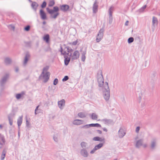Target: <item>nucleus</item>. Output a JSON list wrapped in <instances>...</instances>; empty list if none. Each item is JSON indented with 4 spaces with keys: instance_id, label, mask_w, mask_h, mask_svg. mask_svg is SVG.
<instances>
[{
    "instance_id": "nucleus-31",
    "label": "nucleus",
    "mask_w": 160,
    "mask_h": 160,
    "mask_svg": "<svg viewBox=\"0 0 160 160\" xmlns=\"http://www.w3.org/2000/svg\"><path fill=\"white\" fill-rule=\"evenodd\" d=\"M113 11V7L112 6L108 10L109 13V16H112V12Z\"/></svg>"
},
{
    "instance_id": "nucleus-53",
    "label": "nucleus",
    "mask_w": 160,
    "mask_h": 160,
    "mask_svg": "<svg viewBox=\"0 0 160 160\" xmlns=\"http://www.w3.org/2000/svg\"><path fill=\"white\" fill-rule=\"evenodd\" d=\"M140 129V127L139 126L137 127L136 130H135V132L137 133H138L139 132V131Z\"/></svg>"
},
{
    "instance_id": "nucleus-7",
    "label": "nucleus",
    "mask_w": 160,
    "mask_h": 160,
    "mask_svg": "<svg viewBox=\"0 0 160 160\" xmlns=\"http://www.w3.org/2000/svg\"><path fill=\"white\" fill-rule=\"evenodd\" d=\"M126 132L122 127H120L118 131V137L120 138H122L126 134Z\"/></svg>"
},
{
    "instance_id": "nucleus-32",
    "label": "nucleus",
    "mask_w": 160,
    "mask_h": 160,
    "mask_svg": "<svg viewBox=\"0 0 160 160\" xmlns=\"http://www.w3.org/2000/svg\"><path fill=\"white\" fill-rule=\"evenodd\" d=\"M86 52H83L82 53V60L83 62H84L85 59H86V57L85 56V54H86Z\"/></svg>"
},
{
    "instance_id": "nucleus-20",
    "label": "nucleus",
    "mask_w": 160,
    "mask_h": 160,
    "mask_svg": "<svg viewBox=\"0 0 160 160\" xmlns=\"http://www.w3.org/2000/svg\"><path fill=\"white\" fill-rule=\"evenodd\" d=\"M7 148H6L3 149L1 156V160H3L4 159L7 152Z\"/></svg>"
},
{
    "instance_id": "nucleus-28",
    "label": "nucleus",
    "mask_w": 160,
    "mask_h": 160,
    "mask_svg": "<svg viewBox=\"0 0 160 160\" xmlns=\"http://www.w3.org/2000/svg\"><path fill=\"white\" fill-rule=\"evenodd\" d=\"M49 36L48 34L45 35L43 37V39L46 41L47 42H48L49 41Z\"/></svg>"
},
{
    "instance_id": "nucleus-22",
    "label": "nucleus",
    "mask_w": 160,
    "mask_h": 160,
    "mask_svg": "<svg viewBox=\"0 0 160 160\" xmlns=\"http://www.w3.org/2000/svg\"><path fill=\"white\" fill-rule=\"evenodd\" d=\"M138 94L139 95V97L138 99V101L139 103H140L142 98L143 93L142 91L140 89L139 90V91H138Z\"/></svg>"
},
{
    "instance_id": "nucleus-10",
    "label": "nucleus",
    "mask_w": 160,
    "mask_h": 160,
    "mask_svg": "<svg viewBox=\"0 0 160 160\" xmlns=\"http://www.w3.org/2000/svg\"><path fill=\"white\" fill-rule=\"evenodd\" d=\"M71 53L70 55V57H71V59L72 60H76L78 59L79 56V53L77 50L75 51L74 52L73 54L71 56Z\"/></svg>"
},
{
    "instance_id": "nucleus-40",
    "label": "nucleus",
    "mask_w": 160,
    "mask_h": 160,
    "mask_svg": "<svg viewBox=\"0 0 160 160\" xmlns=\"http://www.w3.org/2000/svg\"><path fill=\"white\" fill-rule=\"evenodd\" d=\"M25 46L28 47H30L31 46V42H25Z\"/></svg>"
},
{
    "instance_id": "nucleus-33",
    "label": "nucleus",
    "mask_w": 160,
    "mask_h": 160,
    "mask_svg": "<svg viewBox=\"0 0 160 160\" xmlns=\"http://www.w3.org/2000/svg\"><path fill=\"white\" fill-rule=\"evenodd\" d=\"M81 145L82 148H85L87 145V143L85 142H82L81 143Z\"/></svg>"
},
{
    "instance_id": "nucleus-16",
    "label": "nucleus",
    "mask_w": 160,
    "mask_h": 160,
    "mask_svg": "<svg viewBox=\"0 0 160 160\" xmlns=\"http://www.w3.org/2000/svg\"><path fill=\"white\" fill-rule=\"evenodd\" d=\"M143 142V139H140L137 141L135 145L136 147L138 148H140L142 145Z\"/></svg>"
},
{
    "instance_id": "nucleus-35",
    "label": "nucleus",
    "mask_w": 160,
    "mask_h": 160,
    "mask_svg": "<svg viewBox=\"0 0 160 160\" xmlns=\"http://www.w3.org/2000/svg\"><path fill=\"white\" fill-rule=\"evenodd\" d=\"M22 93H18L16 95L15 97L17 99H20L23 96Z\"/></svg>"
},
{
    "instance_id": "nucleus-56",
    "label": "nucleus",
    "mask_w": 160,
    "mask_h": 160,
    "mask_svg": "<svg viewBox=\"0 0 160 160\" xmlns=\"http://www.w3.org/2000/svg\"><path fill=\"white\" fill-rule=\"evenodd\" d=\"M2 142H0V144L1 145H3L5 143V140L3 138H2Z\"/></svg>"
},
{
    "instance_id": "nucleus-50",
    "label": "nucleus",
    "mask_w": 160,
    "mask_h": 160,
    "mask_svg": "<svg viewBox=\"0 0 160 160\" xmlns=\"http://www.w3.org/2000/svg\"><path fill=\"white\" fill-rule=\"evenodd\" d=\"M8 28L12 30H14L15 29V27L14 26L12 25H10L8 26Z\"/></svg>"
},
{
    "instance_id": "nucleus-34",
    "label": "nucleus",
    "mask_w": 160,
    "mask_h": 160,
    "mask_svg": "<svg viewBox=\"0 0 160 160\" xmlns=\"http://www.w3.org/2000/svg\"><path fill=\"white\" fill-rule=\"evenodd\" d=\"M66 51V52L69 53V52L72 51V50L71 48H70L69 47H66L64 49V51Z\"/></svg>"
},
{
    "instance_id": "nucleus-55",
    "label": "nucleus",
    "mask_w": 160,
    "mask_h": 160,
    "mask_svg": "<svg viewBox=\"0 0 160 160\" xmlns=\"http://www.w3.org/2000/svg\"><path fill=\"white\" fill-rule=\"evenodd\" d=\"M59 15V13H56L53 16H52V17L54 18H56Z\"/></svg>"
},
{
    "instance_id": "nucleus-58",
    "label": "nucleus",
    "mask_w": 160,
    "mask_h": 160,
    "mask_svg": "<svg viewBox=\"0 0 160 160\" xmlns=\"http://www.w3.org/2000/svg\"><path fill=\"white\" fill-rule=\"evenodd\" d=\"M26 126L28 127H29V122L28 121V120H26Z\"/></svg>"
},
{
    "instance_id": "nucleus-26",
    "label": "nucleus",
    "mask_w": 160,
    "mask_h": 160,
    "mask_svg": "<svg viewBox=\"0 0 160 160\" xmlns=\"http://www.w3.org/2000/svg\"><path fill=\"white\" fill-rule=\"evenodd\" d=\"M91 118L92 120H97L98 118V115L95 113H92Z\"/></svg>"
},
{
    "instance_id": "nucleus-39",
    "label": "nucleus",
    "mask_w": 160,
    "mask_h": 160,
    "mask_svg": "<svg viewBox=\"0 0 160 160\" xmlns=\"http://www.w3.org/2000/svg\"><path fill=\"white\" fill-rule=\"evenodd\" d=\"M47 12L50 14H52L54 13V11L53 10L50 9L48 8L46 9Z\"/></svg>"
},
{
    "instance_id": "nucleus-49",
    "label": "nucleus",
    "mask_w": 160,
    "mask_h": 160,
    "mask_svg": "<svg viewBox=\"0 0 160 160\" xmlns=\"http://www.w3.org/2000/svg\"><path fill=\"white\" fill-rule=\"evenodd\" d=\"M58 79L55 78L53 81V84L54 85H56L58 82Z\"/></svg>"
},
{
    "instance_id": "nucleus-18",
    "label": "nucleus",
    "mask_w": 160,
    "mask_h": 160,
    "mask_svg": "<svg viewBox=\"0 0 160 160\" xmlns=\"http://www.w3.org/2000/svg\"><path fill=\"white\" fill-rule=\"evenodd\" d=\"M83 122V121L82 120L76 119L73 121L72 123L75 125H78L82 124Z\"/></svg>"
},
{
    "instance_id": "nucleus-2",
    "label": "nucleus",
    "mask_w": 160,
    "mask_h": 160,
    "mask_svg": "<svg viewBox=\"0 0 160 160\" xmlns=\"http://www.w3.org/2000/svg\"><path fill=\"white\" fill-rule=\"evenodd\" d=\"M47 70V69L46 68H44L43 72L39 77L40 79H43V82L45 83L46 82L49 80L50 74L49 72H47L46 73H44V71H46Z\"/></svg>"
},
{
    "instance_id": "nucleus-13",
    "label": "nucleus",
    "mask_w": 160,
    "mask_h": 160,
    "mask_svg": "<svg viewBox=\"0 0 160 160\" xmlns=\"http://www.w3.org/2000/svg\"><path fill=\"white\" fill-rule=\"evenodd\" d=\"M104 124L107 125H109L113 123L112 120L109 119L105 118L101 120Z\"/></svg>"
},
{
    "instance_id": "nucleus-46",
    "label": "nucleus",
    "mask_w": 160,
    "mask_h": 160,
    "mask_svg": "<svg viewBox=\"0 0 160 160\" xmlns=\"http://www.w3.org/2000/svg\"><path fill=\"white\" fill-rule=\"evenodd\" d=\"M47 3L46 2L44 1L43 2L42 4L41 5V7L42 8H45L46 6Z\"/></svg>"
},
{
    "instance_id": "nucleus-37",
    "label": "nucleus",
    "mask_w": 160,
    "mask_h": 160,
    "mask_svg": "<svg viewBox=\"0 0 160 160\" xmlns=\"http://www.w3.org/2000/svg\"><path fill=\"white\" fill-rule=\"evenodd\" d=\"M113 20V17L112 16H109L108 18L109 23L111 24Z\"/></svg>"
},
{
    "instance_id": "nucleus-1",
    "label": "nucleus",
    "mask_w": 160,
    "mask_h": 160,
    "mask_svg": "<svg viewBox=\"0 0 160 160\" xmlns=\"http://www.w3.org/2000/svg\"><path fill=\"white\" fill-rule=\"evenodd\" d=\"M103 96L104 99L107 101L110 98V93L108 83L106 82L103 86Z\"/></svg>"
},
{
    "instance_id": "nucleus-27",
    "label": "nucleus",
    "mask_w": 160,
    "mask_h": 160,
    "mask_svg": "<svg viewBox=\"0 0 160 160\" xmlns=\"http://www.w3.org/2000/svg\"><path fill=\"white\" fill-rule=\"evenodd\" d=\"M78 116L80 118H85L86 117V115L84 112H80L78 114Z\"/></svg>"
},
{
    "instance_id": "nucleus-57",
    "label": "nucleus",
    "mask_w": 160,
    "mask_h": 160,
    "mask_svg": "<svg viewBox=\"0 0 160 160\" xmlns=\"http://www.w3.org/2000/svg\"><path fill=\"white\" fill-rule=\"evenodd\" d=\"M55 87H53V86H51V87H50V86H49L48 87V88H49V89L50 90H51V89H53V90L55 89Z\"/></svg>"
},
{
    "instance_id": "nucleus-51",
    "label": "nucleus",
    "mask_w": 160,
    "mask_h": 160,
    "mask_svg": "<svg viewBox=\"0 0 160 160\" xmlns=\"http://www.w3.org/2000/svg\"><path fill=\"white\" fill-rule=\"evenodd\" d=\"M54 4V2L53 1H50L49 4V7H52Z\"/></svg>"
},
{
    "instance_id": "nucleus-23",
    "label": "nucleus",
    "mask_w": 160,
    "mask_h": 160,
    "mask_svg": "<svg viewBox=\"0 0 160 160\" xmlns=\"http://www.w3.org/2000/svg\"><path fill=\"white\" fill-rule=\"evenodd\" d=\"M93 140L95 141H99L100 142L104 141L105 139L104 138H102L99 137H95L93 138Z\"/></svg>"
},
{
    "instance_id": "nucleus-62",
    "label": "nucleus",
    "mask_w": 160,
    "mask_h": 160,
    "mask_svg": "<svg viewBox=\"0 0 160 160\" xmlns=\"http://www.w3.org/2000/svg\"><path fill=\"white\" fill-rule=\"evenodd\" d=\"M60 51L61 52V54L63 55V53L64 52H63V50L62 48L61 47V50H60ZM63 52H64V51Z\"/></svg>"
},
{
    "instance_id": "nucleus-19",
    "label": "nucleus",
    "mask_w": 160,
    "mask_h": 160,
    "mask_svg": "<svg viewBox=\"0 0 160 160\" xmlns=\"http://www.w3.org/2000/svg\"><path fill=\"white\" fill-rule=\"evenodd\" d=\"M40 14L41 18L42 19L45 20L46 19L47 17L46 14L42 9H41L40 10Z\"/></svg>"
},
{
    "instance_id": "nucleus-63",
    "label": "nucleus",
    "mask_w": 160,
    "mask_h": 160,
    "mask_svg": "<svg viewBox=\"0 0 160 160\" xmlns=\"http://www.w3.org/2000/svg\"><path fill=\"white\" fill-rule=\"evenodd\" d=\"M97 132H98V133L100 134H101L102 132V131L100 130H97Z\"/></svg>"
},
{
    "instance_id": "nucleus-5",
    "label": "nucleus",
    "mask_w": 160,
    "mask_h": 160,
    "mask_svg": "<svg viewBox=\"0 0 160 160\" xmlns=\"http://www.w3.org/2000/svg\"><path fill=\"white\" fill-rule=\"evenodd\" d=\"M157 139L156 138H152L151 140L149 145L150 149L152 150L155 149L157 146Z\"/></svg>"
},
{
    "instance_id": "nucleus-38",
    "label": "nucleus",
    "mask_w": 160,
    "mask_h": 160,
    "mask_svg": "<svg viewBox=\"0 0 160 160\" xmlns=\"http://www.w3.org/2000/svg\"><path fill=\"white\" fill-rule=\"evenodd\" d=\"M134 41V38L133 37H130L128 39V43H131Z\"/></svg>"
},
{
    "instance_id": "nucleus-48",
    "label": "nucleus",
    "mask_w": 160,
    "mask_h": 160,
    "mask_svg": "<svg viewBox=\"0 0 160 160\" xmlns=\"http://www.w3.org/2000/svg\"><path fill=\"white\" fill-rule=\"evenodd\" d=\"M53 11H54V12H57L59 10V8H58L57 7H54L53 8Z\"/></svg>"
},
{
    "instance_id": "nucleus-21",
    "label": "nucleus",
    "mask_w": 160,
    "mask_h": 160,
    "mask_svg": "<svg viewBox=\"0 0 160 160\" xmlns=\"http://www.w3.org/2000/svg\"><path fill=\"white\" fill-rule=\"evenodd\" d=\"M152 23L153 26V28H155V25H157L158 23V20L157 18L155 17H153L152 18Z\"/></svg>"
},
{
    "instance_id": "nucleus-24",
    "label": "nucleus",
    "mask_w": 160,
    "mask_h": 160,
    "mask_svg": "<svg viewBox=\"0 0 160 160\" xmlns=\"http://www.w3.org/2000/svg\"><path fill=\"white\" fill-rule=\"evenodd\" d=\"M22 121V116L20 117L18 119L17 123L19 128L21 125Z\"/></svg>"
},
{
    "instance_id": "nucleus-42",
    "label": "nucleus",
    "mask_w": 160,
    "mask_h": 160,
    "mask_svg": "<svg viewBox=\"0 0 160 160\" xmlns=\"http://www.w3.org/2000/svg\"><path fill=\"white\" fill-rule=\"evenodd\" d=\"M150 64L148 60H146L145 62V67H148Z\"/></svg>"
},
{
    "instance_id": "nucleus-4",
    "label": "nucleus",
    "mask_w": 160,
    "mask_h": 160,
    "mask_svg": "<svg viewBox=\"0 0 160 160\" xmlns=\"http://www.w3.org/2000/svg\"><path fill=\"white\" fill-rule=\"evenodd\" d=\"M97 81L100 87H102L104 85V79L101 71H98L97 74Z\"/></svg>"
},
{
    "instance_id": "nucleus-8",
    "label": "nucleus",
    "mask_w": 160,
    "mask_h": 160,
    "mask_svg": "<svg viewBox=\"0 0 160 160\" xmlns=\"http://www.w3.org/2000/svg\"><path fill=\"white\" fill-rule=\"evenodd\" d=\"M63 55H64V63L65 65L67 66L70 60V58L68 57V53L66 52V51H64Z\"/></svg>"
},
{
    "instance_id": "nucleus-54",
    "label": "nucleus",
    "mask_w": 160,
    "mask_h": 160,
    "mask_svg": "<svg viewBox=\"0 0 160 160\" xmlns=\"http://www.w3.org/2000/svg\"><path fill=\"white\" fill-rule=\"evenodd\" d=\"M90 126H89V124H87L85 125H84L82 127V128H89Z\"/></svg>"
},
{
    "instance_id": "nucleus-52",
    "label": "nucleus",
    "mask_w": 160,
    "mask_h": 160,
    "mask_svg": "<svg viewBox=\"0 0 160 160\" xmlns=\"http://www.w3.org/2000/svg\"><path fill=\"white\" fill-rule=\"evenodd\" d=\"M97 150L96 148L95 147L90 152V153L91 154H93L94 153V152H95V151Z\"/></svg>"
},
{
    "instance_id": "nucleus-17",
    "label": "nucleus",
    "mask_w": 160,
    "mask_h": 160,
    "mask_svg": "<svg viewBox=\"0 0 160 160\" xmlns=\"http://www.w3.org/2000/svg\"><path fill=\"white\" fill-rule=\"evenodd\" d=\"M69 6L67 5H63L60 7V9L63 12L67 11L69 9Z\"/></svg>"
},
{
    "instance_id": "nucleus-3",
    "label": "nucleus",
    "mask_w": 160,
    "mask_h": 160,
    "mask_svg": "<svg viewBox=\"0 0 160 160\" xmlns=\"http://www.w3.org/2000/svg\"><path fill=\"white\" fill-rule=\"evenodd\" d=\"M9 77V74L6 73L1 78L0 81V86L1 89L3 90L4 89V86Z\"/></svg>"
},
{
    "instance_id": "nucleus-45",
    "label": "nucleus",
    "mask_w": 160,
    "mask_h": 160,
    "mask_svg": "<svg viewBox=\"0 0 160 160\" xmlns=\"http://www.w3.org/2000/svg\"><path fill=\"white\" fill-rule=\"evenodd\" d=\"M69 79L68 77L67 76H66L64 77V78H63L62 79V81L63 82H65L67 80H68Z\"/></svg>"
},
{
    "instance_id": "nucleus-9",
    "label": "nucleus",
    "mask_w": 160,
    "mask_h": 160,
    "mask_svg": "<svg viewBox=\"0 0 160 160\" xmlns=\"http://www.w3.org/2000/svg\"><path fill=\"white\" fill-rule=\"evenodd\" d=\"M30 57V54L28 52H26L24 57L23 63V65L24 66H25L26 65Z\"/></svg>"
},
{
    "instance_id": "nucleus-30",
    "label": "nucleus",
    "mask_w": 160,
    "mask_h": 160,
    "mask_svg": "<svg viewBox=\"0 0 160 160\" xmlns=\"http://www.w3.org/2000/svg\"><path fill=\"white\" fill-rule=\"evenodd\" d=\"M89 126L92 127H101V125L98 123H92L89 124Z\"/></svg>"
},
{
    "instance_id": "nucleus-12",
    "label": "nucleus",
    "mask_w": 160,
    "mask_h": 160,
    "mask_svg": "<svg viewBox=\"0 0 160 160\" xmlns=\"http://www.w3.org/2000/svg\"><path fill=\"white\" fill-rule=\"evenodd\" d=\"M65 100L62 99V100L58 101V105L60 110H62L65 106Z\"/></svg>"
},
{
    "instance_id": "nucleus-47",
    "label": "nucleus",
    "mask_w": 160,
    "mask_h": 160,
    "mask_svg": "<svg viewBox=\"0 0 160 160\" xmlns=\"http://www.w3.org/2000/svg\"><path fill=\"white\" fill-rule=\"evenodd\" d=\"M8 120L9 121V123L10 125H12L13 120L10 117H8Z\"/></svg>"
},
{
    "instance_id": "nucleus-14",
    "label": "nucleus",
    "mask_w": 160,
    "mask_h": 160,
    "mask_svg": "<svg viewBox=\"0 0 160 160\" xmlns=\"http://www.w3.org/2000/svg\"><path fill=\"white\" fill-rule=\"evenodd\" d=\"M12 62V59L9 58V57H6L5 58L4 60V62L5 64L9 66L10 65Z\"/></svg>"
},
{
    "instance_id": "nucleus-36",
    "label": "nucleus",
    "mask_w": 160,
    "mask_h": 160,
    "mask_svg": "<svg viewBox=\"0 0 160 160\" xmlns=\"http://www.w3.org/2000/svg\"><path fill=\"white\" fill-rule=\"evenodd\" d=\"M54 141L56 142H58V136L57 134H55L53 137Z\"/></svg>"
},
{
    "instance_id": "nucleus-6",
    "label": "nucleus",
    "mask_w": 160,
    "mask_h": 160,
    "mask_svg": "<svg viewBox=\"0 0 160 160\" xmlns=\"http://www.w3.org/2000/svg\"><path fill=\"white\" fill-rule=\"evenodd\" d=\"M104 29L102 28L100 30L98 34L97 35L96 41L97 42H99L102 38L103 36Z\"/></svg>"
},
{
    "instance_id": "nucleus-61",
    "label": "nucleus",
    "mask_w": 160,
    "mask_h": 160,
    "mask_svg": "<svg viewBox=\"0 0 160 160\" xmlns=\"http://www.w3.org/2000/svg\"><path fill=\"white\" fill-rule=\"evenodd\" d=\"M144 148H147V144H142V145Z\"/></svg>"
},
{
    "instance_id": "nucleus-43",
    "label": "nucleus",
    "mask_w": 160,
    "mask_h": 160,
    "mask_svg": "<svg viewBox=\"0 0 160 160\" xmlns=\"http://www.w3.org/2000/svg\"><path fill=\"white\" fill-rule=\"evenodd\" d=\"M30 27L29 25H27L26 27H25L24 30L27 31H29L30 29Z\"/></svg>"
},
{
    "instance_id": "nucleus-59",
    "label": "nucleus",
    "mask_w": 160,
    "mask_h": 160,
    "mask_svg": "<svg viewBox=\"0 0 160 160\" xmlns=\"http://www.w3.org/2000/svg\"><path fill=\"white\" fill-rule=\"evenodd\" d=\"M157 73L156 72H154L152 74V75L153 77H155Z\"/></svg>"
},
{
    "instance_id": "nucleus-25",
    "label": "nucleus",
    "mask_w": 160,
    "mask_h": 160,
    "mask_svg": "<svg viewBox=\"0 0 160 160\" xmlns=\"http://www.w3.org/2000/svg\"><path fill=\"white\" fill-rule=\"evenodd\" d=\"M31 6L33 9L36 11L37 10V7L38 6V4L36 2H33L31 5Z\"/></svg>"
},
{
    "instance_id": "nucleus-44",
    "label": "nucleus",
    "mask_w": 160,
    "mask_h": 160,
    "mask_svg": "<svg viewBox=\"0 0 160 160\" xmlns=\"http://www.w3.org/2000/svg\"><path fill=\"white\" fill-rule=\"evenodd\" d=\"M146 5H145L143 7H142L141 8L139 9V12H142L144 10V9L146 8Z\"/></svg>"
},
{
    "instance_id": "nucleus-41",
    "label": "nucleus",
    "mask_w": 160,
    "mask_h": 160,
    "mask_svg": "<svg viewBox=\"0 0 160 160\" xmlns=\"http://www.w3.org/2000/svg\"><path fill=\"white\" fill-rule=\"evenodd\" d=\"M51 50V48L49 46H48L47 47L45 48L44 49V51L45 52H48Z\"/></svg>"
},
{
    "instance_id": "nucleus-64",
    "label": "nucleus",
    "mask_w": 160,
    "mask_h": 160,
    "mask_svg": "<svg viewBox=\"0 0 160 160\" xmlns=\"http://www.w3.org/2000/svg\"><path fill=\"white\" fill-rule=\"evenodd\" d=\"M128 22H129L128 21H126V22L125 23V25L126 26H127L128 25Z\"/></svg>"
},
{
    "instance_id": "nucleus-11",
    "label": "nucleus",
    "mask_w": 160,
    "mask_h": 160,
    "mask_svg": "<svg viewBox=\"0 0 160 160\" xmlns=\"http://www.w3.org/2000/svg\"><path fill=\"white\" fill-rule=\"evenodd\" d=\"M81 155L84 158H87L88 157L89 154L87 150L85 148L81 149L80 151Z\"/></svg>"
},
{
    "instance_id": "nucleus-15",
    "label": "nucleus",
    "mask_w": 160,
    "mask_h": 160,
    "mask_svg": "<svg viewBox=\"0 0 160 160\" xmlns=\"http://www.w3.org/2000/svg\"><path fill=\"white\" fill-rule=\"evenodd\" d=\"M98 7V3L97 1L96 0L93 4L92 7L93 12L94 13H96L97 12Z\"/></svg>"
},
{
    "instance_id": "nucleus-29",
    "label": "nucleus",
    "mask_w": 160,
    "mask_h": 160,
    "mask_svg": "<svg viewBox=\"0 0 160 160\" xmlns=\"http://www.w3.org/2000/svg\"><path fill=\"white\" fill-rule=\"evenodd\" d=\"M103 144L102 143H100L99 144L96 145L94 147L97 150H98L101 148L103 146Z\"/></svg>"
},
{
    "instance_id": "nucleus-60",
    "label": "nucleus",
    "mask_w": 160,
    "mask_h": 160,
    "mask_svg": "<svg viewBox=\"0 0 160 160\" xmlns=\"http://www.w3.org/2000/svg\"><path fill=\"white\" fill-rule=\"evenodd\" d=\"M15 69L16 72H18L19 71V68L18 67H15Z\"/></svg>"
}]
</instances>
